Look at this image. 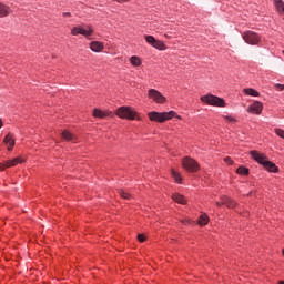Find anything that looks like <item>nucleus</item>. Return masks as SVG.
<instances>
[{"instance_id": "7c9ffc66", "label": "nucleus", "mask_w": 284, "mask_h": 284, "mask_svg": "<svg viewBox=\"0 0 284 284\" xmlns=\"http://www.w3.org/2000/svg\"><path fill=\"white\" fill-rule=\"evenodd\" d=\"M276 90H278L280 92H282V90H284V84L281 83H276L275 84Z\"/></svg>"}, {"instance_id": "6e6552de", "label": "nucleus", "mask_w": 284, "mask_h": 284, "mask_svg": "<svg viewBox=\"0 0 284 284\" xmlns=\"http://www.w3.org/2000/svg\"><path fill=\"white\" fill-rule=\"evenodd\" d=\"M149 98L153 99L155 103H165L166 99L161 94V92L156 91L155 89L149 90Z\"/></svg>"}, {"instance_id": "2eb2a0df", "label": "nucleus", "mask_w": 284, "mask_h": 284, "mask_svg": "<svg viewBox=\"0 0 284 284\" xmlns=\"http://www.w3.org/2000/svg\"><path fill=\"white\" fill-rule=\"evenodd\" d=\"M19 163H26L23 158H16L13 160L7 161V168H14V165H19Z\"/></svg>"}, {"instance_id": "f3484780", "label": "nucleus", "mask_w": 284, "mask_h": 284, "mask_svg": "<svg viewBox=\"0 0 284 284\" xmlns=\"http://www.w3.org/2000/svg\"><path fill=\"white\" fill-rule=\"evenodd\" d=\"M172 200L175 201V203H180V205H185V203H187V200L185 199V196L179 193L173 194Z\"/></svg>"}, {"instance_id": "c85d7f7f", "label": "nucleus", "mask_w": 284, "mask_h": 284, "mask_svg": "<svg viewBox=\"0 0 284 284\" xmlns=\"http://www.w3.org/2000/svg\"><path fill=\"white\" fill-rule=\"evenodd\" d=\"M6 168H10V166H8V161L0 163V172H3V170H6Z\"/></svg>"}, {"instance_id": "20e7f679", "label": "nucleus", "mask_w": 284, "mask_h": 284, "mask_svg": "<svg viewBox=\"0 0 284 284\" xmlns=\"http://www.w3.org/2000/svg\"><path fill=\"white\" fill-rule=\"evenodd\" d=\"M182 168H184L186 170V172H199V170H201V165L199 164V162H196V160L190 158V156H185L182 160Z\"/></svg>"}, {"instance_id": "aec40b11", "label": "nucleus", "mask_w": 284, "mask_h": 284, "mask_svg": "<svg viewBox=\"0 0 284 284\" xmlns=\"http://www.w3.org/2000/svg\"><path fill=\"white\" fill-rule=\"evenodd\" d=\"M210 223V217L207 214H202L199 219V225H207Z\"/></svg>"}, {"instance_id": "4468645a", "label": "nucleus", "mask_w": 284, "mask_h": 284, "mask_svg": "<svg viewBox=\"0 0 284 284\" xmlns=\"http://www.w3.org/2000/svg\"><path fill=\"white\" fill-rule=\"evenodd\" d=\"M90 49L92 52H102L103 51V43L99 41H93L90 43Z\"/></svg>"}, {"instance_id": "a211bd4d", "label": "nucleus", "mask_w": 284, "mask_h": 284, "mask_svg": "<svg viewBox=\"0 0 284 284\" xmlns=\"http://www.w3.org/2000/svg\"><path fill=\"white\" fill-rule=\"evenodd\" d=\"M274 6L280 14H284V2L283 0H273Z\"/></svg>"}, {"instance_id": "39448f33", "label": "nucleus", "mask_w": 284, "mask_h": 284, "mask_svg": "<svg viewBox=\"0 0 284 284\" xmlns=\"http://www.w3.org/2000/svg\"><path fill=\"white\" fill-rule=\"evenodd\" d=\"M201 101L203 103H207L209 105H216L217 108H225V100L216 97V95H202Z\"/></svg>"}, {"instance_id": "9b49d317", "label": "nucleus", "mask_w": 284, "mask_h": 284, "mask_svg": "<svg viewBox=\"0 0 284 284\" xmlns=\"http://www.w3.org/2000/svg\"><path fill=\"white\" fill-rule=\"evenodd\" d=\"M93 116H95V119H105L108 116H114V114L112 113V111H102L101 109H94Z\"/></svg>"}, {"instance_id": "72a5a7b5", "label": "nucleus", "mask_w": 284, "mask_h": 284, "mask_svg": "<svg viewBox=\"0 0 284 284\" xmlns=\"http://www.w3.org/2000/svg\"><path fill=\"white\" fill-rule=\"evenodd\" d=\"M0 128H3V121L0 119Z\"/></svg>"}, {"instance_id": "4be33fe9", "label": "nucleus", "mask_w": 284, "mask_h": 284, "mask_svg": "<svg viewBox=\"0 0 284 284\" xmlns=\"http://www.w3.org/2000/svg\"><path fill=\"white\" fill-rule=\"evenodd\" d=\"M130 61L135 68H139V65H141V58L136 55L131 57Z\"/></svg>"}, {"instance_id": "f03ea898", "label": "nucleus", "mask_w": 284, "mask_h": 284, "mask_svg": "<svg viewBox=\"0 0 284 284\" xmlns=\"http://www.w3.org/2000/svg\"><path fill=\"white\" fill-rule=\"evenodd\" d=\"M150 121H155L156 123H165V121H170V119H174L176 116V112L169 111V112H156L152 111L149 114Z\"/></svg>"}, {"instance_id": "f704fd0d", "label": "nucleus", "mask_w": 284, "mask_h": 284, "mask_svg": "<svg viewBox=\"0 0 284 284\" xmlns=\"http://www.w3.org/2000/svg\"><path fill=\"white\" fill-rule=\"evenodd\" d=\"M278 284H284V281H280Z\"/></svg>"}, {"instance_id": "c756f323", "label": "nucleus", "mask_w": 284, "mask_h": 284, "mask_svg": "<svg viewBox=\"0 0 284 284\" xmlns=\"http://www.w3.org/2000/svg\"><path fill=\"white\" fill-rule=\"evenodd\" d=\"M224 162L227 163L229 165H232V163H234V161H232L231 156L224 158Z\"/></svg>"}, {"instance_id": "f257e3e1", "label": "nucleus", "mask_w": 284, "mask_h": 284, "mask_svg": "<svg viewBox=\"0 0 284 284\" xmlns=\"http://www.w3.org/2000/svg\"><path fill=\"white\" fill-rule=\"evenodd\" d=\"M251 156L254 159V161L260 163V165H263L265 170L270 172H278V166H276V164H274L272 161L267 160V156H265L263 153L253 150L251 151Z\"/></svg>"}, {"instance_id": "b1692460", "label": "nucleus", "mask_w": 284, "mask_h": 284, "mask_svg": "<svg viewBox=\"0 0 284 284\" xmlns=\"http://www.w3.org/2000/svg\"><path fill=\"white\" fill-rule=\"evenodd\" d=\"M119 194L122 199H125L126 201H130V199H132V195L125 190H120Z\"/></svg>"}, {"instance_id": "ddd939ff", "label": "nucleus", "mask_w": 284, "mask_h": 284, "mask_svg": "<svg viewBox=\"0 0 284 284\" xmlns=\"http://www.w3.org/2000/svg\"><path fill=\"white\" fill-rule=\"evenodd\" d=\"M12 12L10 7L6 6L4 3L0 2V19L3 17H8Z\"/></svg>"}, {"instance_id": "f8f14e48", "label": "nucleus", "mask_w": 284, "mask_h": 284, "mask_svg": "<svg viewBox=\"0 0 284 284\" xmlns=\"http://www.w3.org/2000/svg\"><path fill=\"white\" fill-rule=\"evenodd\" d=\"M62 139L64 141H71L72 143L77 142V135H74L73 133H71L68 130H64L61 134Z\"/></svg>"}, {"instance_id": "0eeeda50", "label": "nucleus", "mask_w": 284, "mask_h": 284, "mask_svg": "<svg viewBox=\"0 0 284 284\" xmlns=\"http://www.w3.org/2000/svg\"><path fill=\"white\" fill-rule=\"evenodd\" d=\"M242 37L245 43H248V45H258V42L261 41V37L253 31H245Z\"/></svg>"}, {"instance_id": "dca6fc26", "label": "nucleus", "mask_w": 284, "mask_h": 284, "mask_svg": "<svg viewBox=\"0 0 284 284\" xmlns=\"http://www.w3.org/2000/svg\"><path fill=\"white\" fill-rule=\"evenodd\" d=\"M3 142L6 143V145H9V152L12 150V148H14V138L10 133H8V135L4 138Z\"/></svg>"}, {"instance_id": "473e14b6", "label": "nucleus", "mask_w": 284, "mask_h": 284, "mask_svg": "<svg viewBox=\"0 0 284 284\" xmlns=\"http://www.w3.org/2000/svg\"><path fill=\"white\" fill-rule=\"evenodd\" d=\"M63 17H70V12L63 13Z\"/></svg>"}, {"instance_id": "7ed1b4c3", "label": "nucleus", "mask_w": 284, "mask_h": 284, "mask_svg": "<svg viewBox=\"0 0 284 284\" xmlns=\"http://www.w3.org/2000/svg\"><path fill=\"white\" fill-rule=\"evenodd\" d=\"M116 116L120 119H126L128 121L139 120V113L131 106H120L116 109Z\"/></svg>"}, {"instance_id": "bb28decb", "label": "nucleus", "mask_w": 284, "mask_h": 284, "mask_svg": "<svg viewBox=\"0 0 284 284\" xmlns=\"http://www.w3.org/2000/svg\"><path fill=\"white\" fill-rule=\"evenodd\" d=\"M224 119L226 121H229V123H236L237 122L236 118H234L232 115H225Z\"/></svg>"}, {"instance_id": "cd10ccee", "label": "nucleus", "mask_w": 284, "mask_h": 284, "mask_svg": "<svg viewBox=\"0 0 284 284\" xmlns=\"http://www.w3.org/2000/svg\"><path fill=\"white\" fill-rule=\"evenodd\" d=\"M275 134H277V136H280L281 139H284V130L275 129Z\"/></svg>"}, {"instance_id": "5701e85b", "label": "nucleus", "mask_w": 284, "mask_h": 284, "mask_svg": "<svg viewBox=\"0 0 284 284\" xmlns=\"http://www.w3.org/2000/svg\"><path fill=\"white\" fill-rule=\"evenodd\" d=\"M236 173L247 176V174H250V169H247L245 166H240V168H237Z\"/></svg>"}, {"instance_id": "6ab92c4d", "label": "nucleus", "mask_w": 284, "mask_h": 284, "mask_svg": "<svg viewBox=\"0 0 284 284\" xmlns=\"http://www.w3.org/2000/svg\"><path fill=\"white\" fill-rule=\"evenodd\" d=\"M244 94H247L248 97H260L261 93H258V91H256L253 88H247L243 90Z\"/></svg>"}, {"instance_id": "412c9836", "label": "nucleus", "mask_w": 284, "mask_h": 284, "mask_svg": "<svg viewBox=\"0 0 284 284\" xmlns=\"http://www.w3.org/2000/svg\"><path fill=\"white\" fill-rule=\"evenodd\" d=\"M153 48H155V50H165V43H163V41L161 40H155Z\"/></svg>"}, {"instance_id": "a878e982", "label": "nucleus", "mask_w": 284, "mask_h": 284, "mask_svg": "<svg viewBox=\"0 0 284 284\" xmlns=\"http://www.w3.org/2000/svg\"><path fill=\"white\" fill-rule=\"evenodd\" d=\"M172 176L176 181V183H181V181L183 180V178L181 176V173H179L174 170H172Z\"/></svg>"}, {"instance_id": "9d476101", "label": "nucleus", "mask_w": 284, "mask_h": 284, "mask_svg": "<svg viewBox=\"0 0 284 284\" xmlns=\"http://www.w3.org/2000/svg\"><path fill=\"white\" fill-rule=\"evenodd\" d=\"M217 207H221V205H225L226 207H236V201L232 200L229 196H223L222 197V203L216 202Z\"/></svg>"}, {"instance_id": "1a4fd4ad", "label": "nucleus", "mask_w": 284, "mask_h": 284, "mask_svg": "<svg viewBox=\"0 0 284 284\" xmlns=\"http://www.w3.org/2000/svg\"><path fill=\"white\" fill-rule=\"evenodd\" d=\"M247 112H250L251 114H261V112H263V103L255 101L248 106Z\"/></svg>"}, {"instance_id": "423d86ee", "label": "nucleus", "mask_w": 284, "mask_h": 284, "mask_svg": "<svg viewBox=\"0 0 284 284\" xmlns=\"http://www.w3.org/2000/svg\"><path fill=\"white\" fill-rule=\"evenodd\" d=\"M92 32H94V30L90 26H78L71 29V34H73V37H77L78 34H82V37H92Z\"/></svg>"}, {"instance_id": "2f4dec72", "label": "nucleus", "mask_w": 284, "mask_h": 284, "mask_svg": "<svg viewBox=\"0 0 284 284\" xmlns=\"http://www.w3.org/2000/svg\"><path fill=\"white\" fill-rule=\"evenodd\" d=\"M138 241H140V243H144L145 236L143 234H138Z\"/></svg>"}, {"instance_id": "393cba45", "label": "nucleus", "mask_w": 284, "mask_h": 284, "mask_svg": "<svg viewBox=\"0 0 284 284\" xmlns=\"http://www.w3.org/2000/svg\"><path fill=\"white\" fill-rule=\"evenodd\" d=\"M144 39H145L146 43H149V45L153 47L154 43H156L154 36H144Z\"/></svg>"}]
</instances>
